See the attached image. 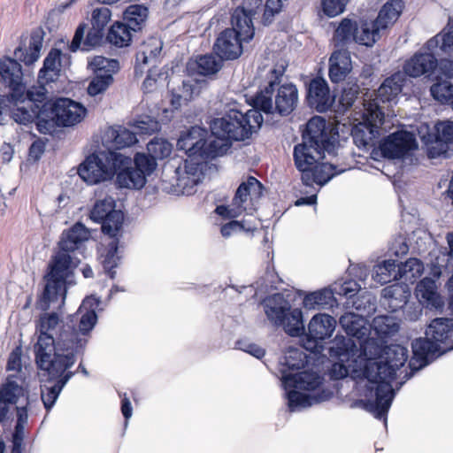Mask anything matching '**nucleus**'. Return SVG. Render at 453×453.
<instances>
[{
	"instance_id": "f257e3e1",
	"label": "nucleus",
	"mask_w": 453,
	"mask_h": 453,
	"mask_svg": "<svg viewBox=\"0 0 453 453\" xmlns=\"http://www.w3.org/2000/svg\"><path fill=\"white\" fill-rule=\"evenodd\" d=\"M98 305L95 298L87 297L66 321L52 312L42 314L35 322V359L41 376L45 378L41 385V399L48 412L75 375L70 369L77 356L83 352L97 322L96 309Z\"/></svg>"
},
{
	"instance_id": "f03ea898",
	"label": "nucleus",
	"mask_w": 453,
	"mask_h": 453,
	"mask_svg": "<svg viewBox=\"0 0 453 453\" xmlns=\"http://www.w3.org/2000/svg\"><path fill=\"white\" fill-rule=\"evenodd\" d=\"M336 143V134L327 127L325 119L315 116L308 121L303 134V142L295 146L293 155L305 186L311 187L314 183L323 186L335 174L345 171L341 169L335 172V165L319 162L325 151L331 153L334 150Z\"/></svg>"
},
{
	"instance_id": "7ed1b4c3",
	"label": "nucleus",
	"mask_w": 453,
	"mask_h": 453,
	"mask_svg": "<svg viewBox=\"0 0 453 453\" xmlns=\"http://www.w3.org/2000/svg\"><path fill=\"white\" fill-rule=\"evenodd\" d=\"M408 359V349L399 344L385 346L382 360H370L365 367V399L362 401L366 411L378 419L387 421L395 391L391 382L396 371L403 367Z\"/></svg>"
},
{
	"instance_id": "20e7f679",
	"label": "nucleus",
	"mask_w": 453,
	"mask_h": 453,
	"mask_svg": "<svg viewBox=\"0 0 453 453\" xmlns=\"http://www.w3.org/2000/svg\"><path fill=\"white\" fill-rule=\"evenodd\" d=\"M90 233L81 223L74 224L70 229L64 231L59 241V251L56 254L50 265V272L45 276L46 284L37 305L42 311L50 307L60 308L65 303V285L73 274V264L70 252L79 249L85 241L89 239Z\"/></svg>"
},
{
	"instance_id": "39448f33",
	"label": "nucleus",
	"mask_w": 453,
	"mask_h": 453,
	"mask_svg": "<svg viewBox=\"0 0 453 453\" xmlns=\"http://www.w3.org/2000/svg\"><path fill=\"white\" fill-rule=\"evenodd\" d=\"M308 363L307 355L298 348L289 347L280 360L281 383L285 390L293 388L286 393L290 411L311 406L324 402L330 397V393L321 391L318 394H303L295 389L313 391L322 383V378L314 372L304 371L292 374Z\"/></svg>"
},
{
	"instance_id": "423d86ee",
	"label": "nucleus",
	"mask_w": 453,
	"mask_h": 453,
	"mask_svg": "<svg viewBox=\"0 0 453 453\" xmlns=\"http://www.w3.org/2000/svg\"><path fill=\"white\" fill-rule=\"evenodd\" d=\"M42 40L38 36H32L28 49L18 47L14 50L16 59L4 58L0 61V76L5 86L10 88L7 96L8 101L15 104L24 96L25 86L22 83L21 65L18 60L29 65L34 64L40 57Z\"/></svg>"
},
{
	"instance_id": "0eeeda50",
	"label": "nucleus",
	"mask_w": 453,
	"mask_h": 453,
	"mask_svg": "<svg viewBox=\"0 0 453 453\" xmlns=\"http://www.w3.org/2000/svg\"><path fill=\"white\" fill-rule=\"evenodd\" d=\"M252 107L246 112L235 107L230 108L223 117L211 121V133L226 137L228 141H244L250 138L263 123V117L257 108Z\"/></svg>"
},
{
	"instance_id": "6e6552de",
	"label": "nucleus",
	"mask_w": 453,
	"mask_h": 453,
	"mask_svg": "<svg viewBox=\"0 0 453 453\" xmlns=\"http://www.w3.org/2000/svg\"><path fill=\"white\" fill-rule=\"evenodd\" d=\"M131 162L129 157L116 151H100L92 154L80 165L78 174L88 184L111 180L121 166Z\"/></svg>"
},
{
	"instance_id": "1a4fd4ad",
	"label": "nucleus",
	"mask_w": 453,
	"mask_h": 453,
	"mask_svg": "<svg viewBox=\"0 0 453 453\" xmlns=\"http://www.w3.org/2000/svg\"><path fill=\"white\" fill-rule=\"evenodd\" d=\"M275 86V81H270L268 86L251 98V105L257 108L259 112L273 113L276 111L281 116H288L297 107L298 89L293 83L282 84L277 88L274 101H273Z\"/></svg>"
},
{
	"instance_id": "9d476101",
	"label": "nucleus",
	"mask_w": 453,
	"mask_h": 453,
	"mask_svg": "<svg viewBox=\"0 0 453 453\" xmlns=\"http://www.w3.org/2000/svg\"><path fill=\"white\" fill-rule=\"evenodd\" d=\"M330 353L338 359L330 369L332 379L341 380L349 374L358 377L362 375L365 379L366 364L358 354L357 345L352 339L336 335Z\"/></svg>"
},
{
	"instance_id": "9b49d317",
	"label": "nucleus",
	"mask_w": 453,
	"mask_h": 453,
	"mask_svg": "<svg viewBox=\"0 0 453 453\" xmlns=\"http://www.w3.org/2000/svg\"><path fill=\"white\" fill-rule=\"evenodd\" d=\"M268 320L276 326H282L291 336L300 335L303 330V313L300 309L291 308L290 303L282 294L268 296L263 302Z\"/></svg>"
},
{
	"instance_id": "f8f14e48",
	"label": "nucleus",
	"mask_w": 453,
	"mask_h": 453,
	"mask_svg": "<svg viewBox=\"0 0 453 453\" xmlns=\"http://www.w3.org/2000/svg\"><path fill=\"white\" fill-rule=\"evenodd\" d=\"M45 121L41 120L37 128L41 133H50L54 126L72 127L80 123L86 116L87 110L80 103L69 98H58L53 103L45 102Z\"/></svg>"
},
{
	"instance_id": "ddd939ff",
	"label": "nucleus",
	"mask_w": 453,
	"mask_h": 453,
	"mask_svg": "<svg viewBox=\"0 0 453 453\" xmlns=\"http://www.w3.org/2000/svg\"><path fill=\"white\" fill-rule=\"evenodd\" d=\"M421 141L427 146L430 158L443 156L449 157V145L453 144V122H438L432 129L427 125H421L418 129Z\"/></svg>"
},
{
	"instance_id": "4468645a",
	"label": "nucleus",
	"mask_w": 453,
	"mask_h": 453,
	"mask_svg": "<svg viewBox=\"0 0 453 453\" xmlns=\"http://www.w3.org/2000/svg\"><path fill=\"white\" fill-rule=\"evenodd\" d=\"M384 112L376 103H370L364 113V121L351 129L354 143L358 148H366L375 143L380 128L384 121Z\"/></svg>"
},
{
	"instance_id": "2eb2a0df",
	"label": "nucleus",
	"mask_w": 453,
	"mask_h": 453,
	"mask_svg": "<svg viewBox=\"0 0 453 453\" xmlns=\"http://www.w3.org/2000/svg\"><path fill=\"white\" fill-rule=\"evenodd\" d=\"M89 66L95 76L88 84V93L95 96L105 92L112 84L113 74L119 71V64L116 59L96 56L89 62Z\"/></svg>"
},
{
	"instance_id": "dca6fc26",
	"label": "nucleus",
	"mask_w": 453,
	"mask_h": 453,
	"mask_svg": "<svg viewBox=\"0 0 453 453\" xmlns=\"http://www.w3.org/2000/svg\"><path fill=\"white\" fill-rule=\"evenodd\" d=\"M243 27L226 28L223 30L216 39L213 50L216 55L221 59L233 60L238 58L242 52V42H249L248 38L242 33Z\"/></svg>"
},
{
	"instance_id": "f3484780",
	"label": "nucleus",
	"mask_w": 453,
	"mask_h": 453,
	"mask_svg": "<svg viewBox=\"0 0 453 453\" xmlns=\"http://www.w3.org/2000/svg\"><path fill=\"white\" fill-rule=\"evenodd\" d=\"M413 134L407 131H398L388 135L380 144V150L384 157L401 158L409 151L417 148Z\"/></svg>"
},
{
	"instance_id": "a211bd4d",
	"label": "nucleus",
	"mask_w": 453,
	"mask_h": 453,
	"mask_svg": "<svg viewBox=\"0 0 453 453\" xmlns=\"http://www.w3.org/2000/svg\"><path fill=\"white\" fill-rule=\"evenodd\" d=\"M436 55L439 52L435 50H429L426 45L412 58L407 60L404 64V73L411 77H419L425 75L430 77L438 65Z\"/></svg>"
},
{
	"instance_id": "6ab92c4d",
	"label": "nucleus",
	"mask_w": 453,
	"mask_h": 453,
	"mask_svg": "<svg viewBox=\"0 0 453 453\" xmlns=\"http://www.w3.org/2000/svg\"><path fill=\"white\" fill-rule=\"evenodd\" d=\"M234 2L237 7L232 13V26L244 27L242 33L248 38H253L255 31L252 19L257 10L262 7L263 0H234Z\"/></svg>"
},
{
	"instance_id": "aec40b11",
	"label": "nucleus",
	"mask_w": 453,
	"mask_h": 453,
	"mask_svg": "<svg viewBox=\"0 0 453 453\" xmlns=\"http://www.w3.org/2000/svg\"><path fill=\"white\" fill-rule=\"evenodd\" d=\"M335 326V319L328 314L319 313L313 316L308 325L305 348L312 350L319 342L330 338Z\"/></svg>"
},
{
	"instance_id": "412c9836",
	"label": "nucleus",
	"mask_w": 453,
	"mask_h": 453,
	"mask_svg": "<svg viewBox=\"0 0 453 453\" xmlns=\"http://www.w3.org/2000/svg\"><path fill=\"white\" fill-rule=\"evenodd\" d=\"M426 335L441 347L442 352L453 349V319L436 318L426 330Z\"/></svg>"
},
{
	"instance_id": "4be33fe9",
	"label": "nucleus",
	"mask_w": 453,
	"mask_h": 453,
	"mask_svg": "<svg viewBox=\"0 0 453 453\" xmlns=\"http://www.w3.org/2000/svg\"><path fill=\"white\" fill-rule=\"evenodd\" d=\"M163 42L157 37H150L139 47L136 53L135 73H143L142 67L156 68L162 57Z\"/></svg>"
},
{
	"instance_id": "5701e85b",
	"label": "nucleus",
	"mask_w": 453,
	"mask_h": 453,
	"mask_svg": "<svg viewBox=\"0 0 453 453\" xmlns=\"http://www.w3.org/2000/svg\"><path fill=\"white\" fill-rule=\"evenodd\" d=\"M307 99L309 104L319 112L326 111L333 103L327 82L322 78L311 80L308 88Z\"/></svg>"
},
{
	"instance_id": "b1692460",
	"label": "nucleus",
	"mask_w": 453,
	"mask_h": 453,
	"mask_svg": "<svg viewBox=\"0 0 453 453\" xmlns=\"http://www.w3.org/2000/svg\"><path fill=\"white\" fill-rule=\"evenodd\" d=\"M207 130L198 126L192 127L177 142L179 150L188 157H200L203 146L206 145Z\"/></svg>"
},
{
	"instance_id": "393cba45",
	"label": "nucleus",
	"mask_w": 453,
	"mask_h": 453,
	"mask_svg": "<svg viewBox=\"0 0 453 453\" xmlns=\"http://www.w3.org/2000/svg\"><path fill=\"white\" fill-rule=\"evenodd\" d=\"M352 69L350 54L347 50H334L329 58V78L339 83L345 80Z\"/></svg>"
},
{
	"instance_id": "a878e982",
	"label": "nucleus",
	"mask_w": 453,
	"mask_h": 453,
	"mask_svg": "<svg viewBox=\"0 0 453 453\" xmlns=\"http://www.w3.org/2000/svg\"><path fill=\"white\" fill-rule=\"evenodd\" d=\"M262 184L255 177H249L246 181H243L238 187L233 198L234 204L240 207L242 212L251 211V208L248 207V201L259 198L262 195Z\"/></svg>"
},
{
	"instance_id": "bb28decb",
	"label": "nucleus",
	"mask_w": 453,
	"mask_h": 453,
	"mask_svg": "<svg viewBox=\"0 0 453 453\" xmlns=\"http://www.w3.org/2000/svg\"><path fill=\"white\" fill-rule=\"evenodd\" d=\"M410 296L409 284L403 281L392 284L382 289L384 304H387L391 311H396L404 307Z\"/></svg>"
},
{
	"instance_id": "cd10ccee",
	"label": "nucleus",
	"mask_w": 453,
	"mask_h": 453,
	"mask_svg": "<svg viewBox=\"0 0 453 453\" xmlns=\"http://www.w3.org/2000/svg\"><path fill=\"white\" fill-rule=\"evenodd\" d=\"M339 323L348 335L358 340L366 338L370 334V324L364 315L346 312L340 317Z\"/></svg>"
},
{
	"instance_id": "c85d7f7f",
	"label": "nucleus",
	"mask_w": 453,
	"mask_h": 453,
	"mask_svg": "<svg viewBox=\"0 0 453 453\" xmlns=\"http://www.w3.org/2000/svg\"><path fill=\"white\" fill-rule=\"evenodd\" d=\"M413 358L419 362L418 368H422L428 364V358H434L441 355V347L437 345L433 340L426 338H418L411 343Z\"/></svg>"
},
{
	"instance_id": "c756f323",
	"label": "nucleus",
	"mask_w": 453,
	"mask_h": 453,
	"mask_svg": "<svg viewBox=\"0 0 453 453\" xmlns=\"http://www.w3.org/2000/svg\"><path fill=\"white\" fill-rule=\"evenodd\" d=\"M415 295L420 303L426 306L440 308L443 302L436 291V283L430 278L421 280L416 288Z\"/></svg>"
},
{
	"instance_id": "7c9ffc66",
	"label": "nucleus",
	"mask_w": 453,
	"mask_h": 453,
	"mask_svg": "<svg viewBox=\"0 0 453 453\" xmlns=\"http://www.w3.org/2000/svg\"><path fill=\"white\" fill-rule=\"evenodd\" d=\"M382 28L377 22L362 20L357 26L355 42L366 47H372L380 38Z\"/></svg>"
},
{
	"instance_id": "2f4dec72",
	"label": "nucleus",
	"mask_w": 453,
	"mask_h": 453,
	"mask_svg": "<svg viewBox=\"0 0 453 453\" xmlns=\"http://www.w3.org/2000/svg\"><path fill=\"white\" fill-rule=\"evenodd\" d=\"M27 390L17 381V377L9 375L5 381L0 385V399L15 405L20 397L27 396Z\"/></svg>"
},
{
	"instance_id": "473e14b6",
	"label": "nucleus",
	"mask_w": 453,
	"mask_h": 453,
	"mask_svg": "<svg viewBox=\"0 0 453 453\" xmlns=\"http://www.w3.org/2000/svg\"><path fill=\"white\" fill-rule=\"evenodd\" d=\"M231 143L226 137L215 135L206 136V145L203 146L200 158L201 160L213 159L219 156L224 155L230 148Z\"/></svg>"
},
{
	"instance_id": "72a5a7b5",
	"label": "nucleus",
	"mask_w": 453,
	"mask_h": 453,
	"mask_svg": "<svg viewBox=\"0 0 453 453\" xmlns=\"http://www.w3.org/2000/svg\"><path fill=\"white\" fill-rule=\"evenodd\" d=\"M403 81L401 73L387 78L377 90V99L382 103L393 101L402 91Z\"/></svg>"
},
{
	"instance_id": "f704fd0d",
	"label": "nucleus",
	"mask_w": 453,
	"mask_h": 453,
	"mask_svg": "<svg viewBox=\"0 0 453 453\" xmlns=\"http://www.w3.org/2000/svg\"><path fill=\"white\" fill-rule=\"evenodd\" d=\"M129 164L130 162L119 168L123 169L117 173L116 181L120 188H142L146 183V178L141 171H137L134 167H128Z\"/></svg>"
},
{
	"instance_id": "c9c22d12",
	"label": "nucleus",
	"mask_w": 453,
	"mask_h": 453,
	"mask_svg": "<svg viewBox=\"0 0 453 453\" xmlns=\"http://www.w3.org/2000/svg\"><path fill=\"white\" fill-rule=\"evenodd\" d=\"M12 118L15 122L25 126L37 119V125L41 120L45 121V108L42 106V109H35L30 104H23L12 111Z\"/></svg>"
},
{
	"instance_id": "e433bc0d",
	"label": "nucleus",
	"mask_w": 453,
	"mask_h": 453,
	"mask_svg": "<svg viewBox=\"0 0 453 453\" xmlns=\"http://www.w3.org/2000/svg\"><path fill=\"white\" fill-rule=\"evenodd\" d=\"M335 303L333 292L327 288L310 293L303 298V306L310 310L331 308Z\"/></svg>"
},
{
	"instance_id": "4c0bfd02",
	"label": "nucleus",
	"mask_w": 453,
	"mask_h": 453,
	"mask_svg": "<svg viewBox=\"0 0 453 453\" xmlns=\"http://www.w3.org/2000/svg\"><path fill=\"white\" fill-rule=\"evenodd\" d=\"M106 136L115 149L130 147L137 142L136 134L122 126L110 127Z\"/></svg>"
},
{
	"instance_id": "58836bf2",
	"label": "nucleus",
	"mask_w": 453,
	"mask_h": 453,
	"mask_svg": "<svg viewBox=\"0 0 453 453\" xmlns=\"http://www.w3.org/2000/svg\"><path fill=\"white\" fill-rule=\"evenodd\" d=\"M403 10L402 0H390L386 3L379 12L375 21L382 30L396 21Z\"/></svg>"
},
{
	"instance_id": "ea45409f",
	"label": "nucleus",
	"mask_w": 453,
	"mask_h": 453,
	"mask_svg": "<svg viewBox=\"0 0 453 453\" xmlns=\"http://www.w3.org/2000/svg\"><path fill=\"white\" fill-rule=\"evenodd\" d=\"M357 23L349 18H344L339 23L334 35L335 46L343 47L355 42V34Z\"/></svg>"
},
{
	"instance_id": "a19ab883",
	"label": "nucleus",
	"mask_w": 453,
	"mask_h": 453,
	"mask_svg": "<svg viewBox=\"0 0 453 453\" xmlns=\"http://www.w3.org/2000/svg\"><path fill=\"white\" fill-rule=\"evenodd\" d=\"M372 280L381 285L392 280H399L398 268L395 260L388 259L378 264L372 271Z\"/></svg>"
},
{
	"instance_id": "79ce46f5",
	"label": "nucleus",
	"mask_w": 453,
	"mask_h": 453,
	"mask_svg": "<svg viewBox=\"0 0 453 453\" xmlns=\"http://www.w3.org/2000/svg\"><path fill=\"white\" fill-rule=\"evenodd\" d=\"M399 280L413 284L424 271L422 262L418 258H410L404 264L397 265Z\"/></svg>"
},
{
	"instance_id": "37998d69",
	"label": "nucleus",
	"mask_w": 453,
	"mask_h": 453,
	"mask_svg": "<svg viewBox=\"0 0 453 453\" xmlns=\"http://www.w3.org/2000/svg\"><path fill=\"white\" fill-rule=\"evenodd\" d=\"M147 17L148 9L139 4L130 5L124 12L125 24L134 32L142 29Z\"/></svg>"
},
{
	"instance_id": "c03bdc74",
	"label": "nucleus",
	"mask_w": 453,
	"mask_h": 453,
	"mask_svg": "<svg viewBox=\"0 0 453 453\" xmlns=\"http://www.w3.org/2000/svg\"><path fill=\"white\" fill-rule=\"evenodd\" d=\"M132 29L125 23L116 22L113 24L107 35V41L116 47L128 46L132 40Z\"/></svg>"
},
{
	"instance_id": "a18cd8bd",
	"label": "nucleus",
	"mask_w": 453,
	"mask_h": 453,
	"mask_svg": "<svg viewBox=\"0 0 453 453\" xmlns=\"http://www.w3.org/2000/svg\"><path fill=\"white\" fill-rule=\"evenodd\" d=\"M365 342L357 346L358 354L364 358V363L367 364L370 360H382L385 347L380 345L377 340L365 338Z\"/></svg>"
},
{
	"instance_id": "49530a36",
	"label": "nucleus",
	"mask_w": 453,
	"mask_h": 453,
	"mask_svg": "<svg viewBox=\"0 0 453 453\" xmlns=\"http://www.w3.org/2000/svg\"><path fill=\"white\" fill-rule=\"evenodd\" d=\"M429 50L441 51L449 54L453 50V26L444 34H438L426 43Z\"/></svg>"
},
{
	"instance_id": "de8ad7c7",
	"label": "nucleus",
	"mask_w": 453,
	"mask_h": 453,
	"mask_svg": "<svg viewBox=\"0 0 453 453\" xmlns=\"http://www.w3.org/2000/svg\"><path fill=\"white\" fill-rule=\"evenodd\" d=\"M372 327L380 337L392 335L399 330L398 323L390 316L375 317L370 325V329Z\"/></svg>"
},
{
	"instance_id": "09e8293b",
	"label": "nucleus",
	"mask_w": 453,
	"mask_h": 453,
	"mask_svg": "<svg viewBox=\"0 0 453 453\" xmlns=\"http://www.w3.org/2000/svg\"><path fill=\"white\" fill-rule=\"evenodd\" d=\"M222 60L218 56L212 54L200 56L196 60L198 73L204 76L215 74L221 69Z\"/></svg>"
},
{
	"instance_id": "8fccbe9b",
	"label": "nucleus",
	"mask_w": 453,
	"mask_h": 453,
	"mask_svg": "<svg viewBox=\"0 0 453 453\" xmlns=\"http://www.w3.org/2000/svg\"><path fill=\"white\" fill-rule=\"evenodd\" d=\"M118 241L112 240L107 246L105 253H102V264L105 273L111 279H114L116 272L113 270L118 265L119 257L117 255Z\"/></svg>"
},
{
	"instance_id": "3c124183",
	"label": "nucleus",
	"mask_w": 453,
	"mask_h": 453,
	"mask_svg": "<svg viewBox=\"0 0 453 453\" xmlns=\"http://www.w3.org/2000/svg\"><path fill=\"white\" fill-rule=\"evenodd\" d=\"M113 211H115V201L112 197L107 196L96 202L90 211V219L95 222L100 223Z\"/></svg>"
},
{
	"instance_id": "603ef678",
	"label": "nucleus",
	"mask_w": 453,
	"mask_h": 453,
	"mask_svg": "<svg viewBox=\"0 0 453 453\" xmlns=\"http://www.w3.org/2000/svg\"><path fill=\"white\" fill-rule=\"evenodd\" d=\"M124 215L120 211H113L104 221H101L102 231L111 237H115L122 227Z\"/></svg>"
},
{
	"instance_id": "864d4df0",
	"label": "nucleus",
	"mask_w": 453,
	"mask_h": 453,
	"mask_svg": "<svg viewBox=\"0 0 453 453\" xmlns=\"http://www.w3.org/2000/svg\"><path fill=\"white\" fill-rule=\"evenodd\" d=\"M172 144L162 138H154L147 144L148 153L156 159L167 157L172 152Z\"/></svg>"
},
{
	"instance_id": "5fc2aeb1",
	"label": "nucleus",
	"mask_w": 453,
	"mask_h": 453,
	"mask_svg": "<svg viewBox=\"0 0 453 453\" xmlns=\"http://www.w3.org/2000/svg\"><path fill=\"white\" fill-rule=\"evenodd\" d=\"M199 159H201L200 157H188V159L184 161L183 165L175 169L174 173H184L187 176L201 180L202 161Z\"/></svg>"
},
{
	"instance_id": "6e6d98bb",
	"label": "nucleus",
	"mask_w": 453,
	"mask_h": 453,
	"mask_svg": "<svg viewBox=\"0 0 453 453\" xmlns=\"http://www.w3.org/2000/svg\"><path fill=\"white\" fill-rule=\"evenodd\" d=\"M430 91L433 97L442 104L453 99V85L448 81L434 84Z\"/></svg>"
},
{
	"instance_id": "4d7b16f0",
	"label": "nucleus",
	"mask_w": 453,
	"mask_h": 453,
	"mask_svg": "<svg viewBox=\"0 0 453 453\" xmlns=\"http://www.w3.org/2000/svg\"><path fill=\"white\" fill-rule=\"evenodd\" d=\"M133 127L138 134H152L160 129L159 122L150 116L141 117L134 122Z\"/></svg>"
},
{
	"instance_id": "13d9d810",
	"label": "nucleus",
	"mask_w": 453,
	"mask_h": 453,
	"mask_svg": "<svg viewBox=\"0 0 453 453\" xmlns=\"http://www.w3.org/2000/svg\"><path fill=\"white\" fill-rule=\"evenodd\" d=\"M134 165L137 171H141L142 174L146 178L150 175L157 166V159L148 155L138 153L134 157Z\"/></svg>"
},
{
	"instance_id": "bf43d9fd",
	"label": "nucleus",
	"mask_w": 453,
	"mask_h": 453,
	"mask_svg": "<svg viewBox=\"0 0 453 453\" xmlns=\"http://www.w3.org/2000/svg\"><path fill=\"white\" fill-rule=\"evenodd\" d=\"M175 185L180 190L182 194L190 195L195 190V187L200 182V179L192 178V176H187V174L180 173L175 174Z\"/></svg>"
},
{
	"instance_id": "052dcab7",
	"label": "nucleus",
	"mask_w": 453,
	"mask_h": 453,
	"mask_svg": "<svg viewBox=\"0 0 453 453\" xmlns=\"http://www.w3.org/2000/svg\"><path fill=\"white\" fill-rule=\"evenodd\" d=\"M349 0H321L322 10L328 17H335L345 11Z\"/></svg>"
},
{
	"instance_id": "680f3d73",
	"label": "nucleus",
	"mask_w": 453,
	"mask_h": 453,
	"mask_svg": "<svg viewBox=\"0 0 453 453\" xmlns=\"http://www.w3.org/2000/svg\"><path fill=\"white\" fill-rule=\"evenodd\" d=\"M111 12L108 7L96 8L92 12L91 25L104 31L111 20Z\"/></svg>"
},
{
	"instance_id": "e2e57ef3",
	"label": "nucleus",
	"mask_w": 453,
	"mask_h": 453,
	"mask_svg": "<svg viewBox=\"0 0 453 453\" xmlns=\"http://www.w3.org/2000/svg\"><path fill=\"white\" fill-rule=\"evenodd\" d=\"M61 55L62 53L60 50L52 49L44 59L43 67L40 70V73L45 72H58Z\"/></svg>"
},
{
	"instance_id": "0e129e2a",
	"label": "nucleus",
	"mask_w": 453,
	"mask_h": 453,
	"mask_svg": "<svg viewBox=\"0 0 453 453\" xmlns=\"http://www.w3.org/2000/svg\"><path fill=\"white\" fill-rule=\"evenodd\" d=\"M359 93V87L356 83L348 84L343 88L341 97L340 104L345 108L348 109L351 107L356 101L357 95Z\"/></svg>"
},
{
	"instance_id": "69168bd1",
	"label": "nucleus",
	"mask_w": 453,
	"mask_h": 453,
	"mask_svg": "<svg viewBox=\"0 0 453 453\" xmlns=\"http://www.w3.org/2000/svg\"><path fill=\"white\" fill-rule=\"evenodd\" d=\"M282 6L281 0H266L263 15V24H271L274 16L281 12Z\"/></svg>"
},
{
	"instance_id": "338daca9",
	"label": "nucleus",
	"mask_w": 453,
	"mask_h": 453,
	"mask_svg": "<svg viewBox=\"0 0 453 453\" xmlns=\"http://www.w3.org/2000/svg\"><path fill=\"white\" fill-rule=\"evenodd\" d=\"M24 96L19 100L21 104H30L36 109H42L37 103H42L44 99L46 100V89L44 88H36L35 90L29 89L27 91L26 99H23Z\"/></svg>"
},
{
	"instance_id": "774afa93",
	"label": "nucleus",
	"mask_w": 453,
	"mask_h": 453,
	"mask_svg": "<svg viewBox=\"0 0 453 453\" xmlns=\"http://www.w3.org/2000/svg\"><path fill=\"white\" fill-rule=\"evenodd\" d=\"M103 36L104 30L92 26L89 31L88 32L87 36L82 43L81 50H89L92 47L100 44Z\"/></svg>"
}]
</instances>
